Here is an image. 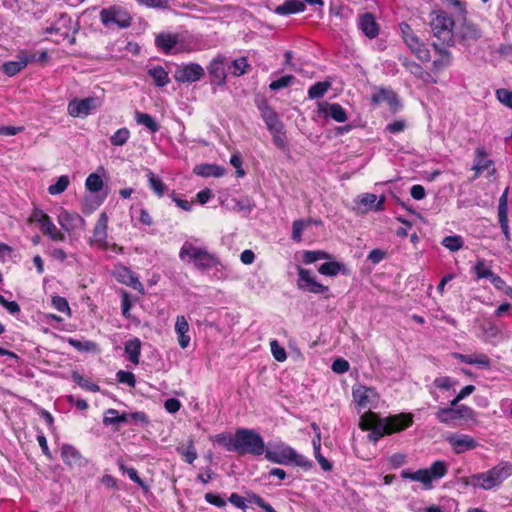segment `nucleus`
Wrapping results in <instances>:
<instances>
[{
	"instance_id": "nucleus-1",
	"label": "nucleus",
	"mask_w": 512,
	"mask_h": 512,
	"mask_svg": "<svg viewBox=\"0 0 512 512\" xmlns=\"http://www.w3.org/2000/svg\"><path fill=\"white\" fill-rule=\"evenodd\" d=\"M511 475L512 464L509 462H500L486 472L471 475L466 483L483 490H491L500 486Z\"/></svg>"
},
{
	"instance_id": "nucleus-2",
	"label": "nucleus",
	"mask_w": 512,
	"mask_h": 512,
	"mask_svg": "<svg viewBox=\"0 0 512 512\" xmlns=\"http://www.w3.org/2000/svg\"><path fill=\"white\" fill-rule=\"evenodd\" d=\"M448 472V465L445 461L438 460L432 463L429 468L418 469L417 471H410L404 469L401 471L403 479L419 482L424 490H431L433 482L443 478Z\"/></svg>"
},
{
	"instance_id": "nucleus-3",
	"label": "nucleus",
	"mask_w": 512,
	"mask_h": 512,
	"mask_svg": "<svg viewBox=\"0 0 512 512\" xmlns=\"http://www.w3.org/2000/svg\"><path fill=\"white\" fill-rule=\"evenodd\" d=\"M264 454L265 458L272 463L280 465L294 464L305 470L312 467V462L307 457L284 443L275 446L273 449H266Z\"/></svg>"
},
{
	"instance_id": "nucleus-4",
	"label": "nucleus",
	"mask_w": 512,
	"mask_h": 512,
	"mask_svg": "<svg viewBox=\"0 0 512 512\" xmlns=\"http://www.w3.org/2000/svg\"><path fill=\"white\" fill-rule=\"evenodd\" d=\"M179 257L183 261H189L201 271L216 267L220 262L217 256L206 248L197 247L190 242H185L180 249Z\"/></svg>"
},
{
	"instance_id": "nucleus-5",
	"label": "nucleus",
	"mask_w": 512,
	"mask_h": 512,
	"mask_svg": "<svg viewBox=\"0 0 512 512\" xmlns=\"http://www.w3.org/2000/svg\"><path fill=\"white\" fill-rule=\"evenodd\" d=\"M265 450L264 440L256 431L241 428L235 432L234 451L239 454L260 456Z\"/></svg>"
},
{
	"instance_id": "nucleus-6",
	"label": "nucleus",
	"mask_w": 512,
	"mask_h": 512,
	"mask_svg": "<svg viewBox=\"0 0 512 512\" xmlns=\"http://www.w3.org/2000/svg\"><path fill=\"white\" fill-rule=\"evenodd\" d=\"M99 18L102 25L108 29H126L132 24V16L129 11L117 4L102 8Z\"/></svg>"
},
{
	"instance_id": "nucleus-7",
	"label": "nucleus",
	"mask_w": 512,
	"mask_h": 512,
	"mask_svg": "<svg viewBox=\"0 0 512 512\" xmlns=\"http://www.w3.org/2000/svg\"><path fill=\"white\" fill-rule=\"evenodd\" d=\"M431 29L434 37L441 41L446 47L454 44V20L445 11L435 12V16L431 19Z\"/></svg>"
},
{
	"instance_id": "nucleus-8",
	"label": "nucleus",
	"mask_w": 512,
	"mask_h": 512,
	"mask_svg": "<svg viewBox=\"0 0 512 512\" xmlns=\"http://www.w3.org/2000/svg\"><path fill=\"white\" fill-rule=\"evenodd\" d=\"M413 418L411 414H398L384 419H377L373 424V434L377 437L396 433L412 425Z\"/></svg>"
},
{
	"instance_id": "nucleus-9",
	"label": "nucleus",
	"mask_w": 512,
	"mask_h": 512,
	"mask_svg": "<svg viewBox=\"0 0 512 512\" xmlns=\"http://www.w3.org/2000/svg\"><path fill=\"white\" fill-rule=\"evenodd\" d=\"M402 39L411 50L412 53L422 62H428L431 58L430 52L427 47L419 40L414 34L412 28L407 23H400L399 25Z\"/></svg>"
},
{
	"instance_id": "nucleus-10",
	"label": "nucleus",
	"mask_w": 512,
	"mask_h": 512,
	"mask_svg": "<svg viewBox=\"0 0 512 512\" xmlns=\"http://www.w3.org/2000/svg\"><path fill=\"white\" fill-rule=\"evenodd\" d=\"M101 105V99L96 96H90L84 99L74 98L69 101L67 112L71 117L85 118L101 107Z\"/></svg>"
},
{
	"instance_id": "nucleus-11",
	"label": "nucleus",
	"mask_w": 512,
	"mask_h": 512,
	"mask_svg": "<svg viewBox=\"0 0 512 512\" xmlns=\"http://www.w3.org/2000/svg\"><path fill=\"white\" fill-rule=\"evenodd\" d=\"M30 221L39 223L42 234L48 236L52 241H65V234L56 227L50 216L43 210L35 208Z\"/></svg>"
},
{
	"instance_id": "nucleus-12",
	"label": "nucleus",
	"mask_w": 512,
	"mask_h": 512,
	"mask_svg": "<svg viewBox=\"0 0 512 512\" xmlns=\"http://www.w3.org/2000/svg\"><path fill=\"white\" fill-rule=\"evenodd\" d=\"M71 31L75 34L78 31V24H73L72 19L64 13H62L59 19L47 29L48 33L58 34L62 39L69 38V43L73 45L76 39L74 36L70 38Z\"/></svg>"
},
{
	"instance_id": "nucleus-13",
	"label": "nucleus",
	"mask_w": 512,
	"mask_h": 512,
	"mask_svg": "<svg viewBox=\"0 0 512 512\" xmlns=\"http://www.w3.org/2000/svg\"><path fill=\"white\" fill-rule=\"evenodd\" d=\"M354 402L360 409H370L378 400V394L374 388L364 385H356L352 388Z\"/></svg>"
},
{
	"instance_id": "nucleus-14",
	"label": "nucleus",
	"mask_w": 512,
	"mask_h": 512,
	"mask_svg": "<svg viewBox=\"0 0 512 512\" xmlns=\"http://www.w3.org/2000/svg\"><path fill=\"white\" fill-rule=\"evenodd\" d=\"M446 441L456 454H462L478 447L477 440L467 434L451 433L447 435Z\"/></svg>"
},
{
	"instance_id": "nucleus-15",
	"label": "nucleus",
	"mask_w": 512,
	"mask_h": 512,
	"mask_svg": "<svg viewBox=\"0 0 512 512\" xmlns=\"http://www.w3.org/2000/svg\"><path fill=\"white\" fill-rule=\"evenodd\" d=\"M298 288L314 294H322L328 291V287L317 282L310 270L298 269Z\"/></svg>"
},
{
	"instance_id": "nucleus-16",
	"label": "nucleus",
	"mask_w": 512,
	"mask_h": 512,
	"mask_svg": "<svg viewBox=\"0 0 512 512\" xmlns=\"http://www.w3.org/2000/svg\"><path fill=\"white\" fill-rule=\"evenodd\" d=\"M205 72L201 65L197 63H189L179 66L174 74L176 81L181 83H191L199 81Z\"/></svg>"
},
{
	"instance_id": "nucleus-17",
	"label": "nucleus",
	"mask_w": 512,
	"mask_h": 512,
	"mask_svg": "<svg viewBox=\"0 0 512 512\" xmlns=\"http://www.w3.org/2000/svg\"><path fill=\"white\" fill-rule=\"evenodd\" d=\"M57 221L61 228L68 233L82 228L85 225V220L79 214L69 212L65 209L60 210Z\"/></svg>"
},
{
	"instance_id": "nucleus-18",
	"label": "nucleus",
	"mask_w": 512,
	"mask_h": 512,
	"mask_svg": "<svg viewBox=\"0 0 512 512\" xmlns=\"http://www.w3.org/2000/svg\"><path fill=\"white\" fill-rule=\"evenodd\" d=\"M34 55H29L28 52L22 50L17 54V60L7 61L1 66V70L4 74L12 77L23 70L29 62H33Z\"/></svg>"
},
{
	"instance_id": "nucleus-19",
	"label": "nucleus",
	"mask_w": 512,
	"mask_h": 512,
	"mask_svg": "<svg viewBox=\"0 0 512 512\" xmlns=\"http://www.w3.org/2000/svg\"><path fill=\"white\" fill-rule=\"evenodd\" d=\"M458 36L464 46L470 47L482 37V31L477 25L464 22L459 27Z\"/></svg>"
},
{
	"instance_id": "nucleus-20",
	"label": "nucleus",
	"mask_w": 512,
	"mask_h": 512,
	"mask_svg": "<svg viewBox=\"0 0 512 512\" xmlns=\"http://www.w3.org/2000/svg\"><path fill=\"white\" fill-rule=\"evenodd\" d=\"M318 113L324 117L332 118L336 122L343 123L347 120L345 109L338 103L322 101L318 103Z\"/></svg>"
},
{
	"instance_id": "nucleus-21",
	"label": "nucleus",
	"mask_w": 512,
	"mask_h": 512,
	"mask_svg": "<svg viewBox=\"0 0 512 512\" xmlns=\"http://www.w3.org/2000/svg\"><path fill=\"white\" fill-rule=\"evenodd\" d=\"M107 227H108V218L106 214H101L99 217L94 229L93 235L90 240V244L92 246H97L105 249L107 247Z\"/></svg>"
},
{
	"instance_id": "nucleus-22",
	"label": "nucleus",
	"mask_w": 512,
	"mask_h": 512,
	"mask_svg": "<svg viewBox=\"0 0 512 512\" xmlns=\"http://www.w3.org/2000/svg\"><path fill=\"white\" fill-rule=\"evenodd\" d=\"M357 25L362 33L370 39L377 37L379 34L380 28L372 13H364L360 15L358 17Z\"/></svg>"
},
{
	"instance_id": "nucleus-23",
	"label": "nucleus",
	"mask_w": 512,
	"mask_h": 512,
	"mask_svg": "<svg viewBox=\"0 0 512 512\" xmlns=\"http://www.w3.org/2000/svg\"><path fill=\"white\" fill-rule=\"evenodd\" d=\"M179 36L173 33H160L155 38L156 47L164 54L176 53L179 51L177 45Z\"/></svg>"
},
{
	"instance_id": "nucleus-24",
	"label": "nucleus",
	"mask_w": 512,
	"mask_h": 512,
	"mask_svg": "<svg viewBox=\"0 0 512 512\" xmlns=\"http://www.w3.org/2000/svg\"><path fill=\"white\" fill-rule=\"evenodd\" d=\"M61 458L70 467H83L87 461L81 453L72 445L64 444L61 447Z\"/></svg>"
},
{
	"instance_id": "nucleus-25",
	"label": "nucleus",
	"mask_w": 512,
	"mask_h": 512,
	"mask_svg": "<svg viewBox=\"0 0 512 512\" xmlns=\"http://www.w3.org/2000/svg\"><path fill=\"white\" fill-rule=\"evenodd\" d=\"M259 109L267 129L273 134L281 132L283 125L276 112L267 104H263Z\"/></svg>"
},
{
	"instance_id": "nucleus-26",
	"label": "nucleus",
	"mask_w": 512,
	"mask_h": 512,
	"mask_svg": "<svg viewBox=\"0 0 512 512\" xmlns=\"http://www.w3.org/2000/svg\"><path fill=\"white\" fill-rule=\"evenodd\" d=\"M208 72L211 77V83L217 86L224 85L226 82V70L223 57L213 59L208 66Z\"/></svg>"
},
{
	"instance_id": "nucleus-27",
	"label": "nucleus",
	"mask_w": 512,
	"mask_h": 512,
	"mask_svg": "<svg viewBox=\"0 0 512 512\" xmlns=\"http://www.w3.org/2000/svg\"><path fill=\"white\" fill-rule=\"evenodd\" d=\"M434 50L439 54V58L435 59L432 63V68L434 71L439 72L447 68L452 63V53L448 50V47L441 45L437 42L432 44Z\"/></svg>"
},
{
	"instance_id": "nucleus-28",
	"label": "nucleus",
	"mask_w": 512,
	"mask_h": 512,
	"mask_svg": "<svg viewBox=\"0 0 512 512\" xmlns=\"http://www.w3.org/2000/svg\"><path fill=\"white\" fill-rule=\"evenodd\" d=\"M453 357L463 363L470 364V365H477L481 368L488 369L491 366V361H490L489 357L483 353H474V354H470V355L454 353Z\"/></svg>"
},
{
	"instance_id": "nucleus-29",
	"label": "nucleus",
	"mask_w": 512,
	"mask_h": 512,
	"mask_svg": "<svg viewBox=\"0 0 512 512\" xmlns=\"http://www.w3.org/2000/svg\"><path fill=\"white\" fill-rule=\"evenodd\" d=\"M385 196L380 199L373 193H363L358 196L357 203L365 207L366 210L381 211L384 209Z\"/></svg>"
},
{
	"instance_id": "nucleus-30",
	"label": "nucleus",
	"mask_w": 512,
	"mask_h": 512,
	"mask_svg": "<svg viewBox=\"0 0 512 512\" xmlns=\"http://www.w3.org/2000/svg\"><path fill=\"white\" fill-rule=\"evenodd\" d=\"M189 324L185 316L179 315L176 318L175 332L178 336V343L181 348L188 347L190 343V336L188 335Z\"/></svg>"
},
{
	"instance_id": "nucleus-31",
	"label": "nucleus",
	"mask_w": 512,
	"mask_h": 512,
	"mask_svg": "<svg viewBox=\"0 0 512 512\" xmlns=\"http://www.w3.org/2000/svg\"><path fill=\"white\" fill-rule=\"evenodd\" d=\"M375 104L387 103L390 108H396L399 104L396 93L391 89L381 88L372 95Z\"/></svg>"
},
{
	"instance_id": "nucleus-32",
	"label": "nucleus",
	"mask_w": 512,
	"mask_h": 512,
	"mask_svg": "<svg viewBox=\"0 0 512 512\" xmlns=\"http://www.w3.org/2000/svg\"><path fill=\"white\" fill-rule=\"evenodd\" d=\"M305 9L306 6L301 0H286L283 4L277 6L274 12L278 15L286 16L303 12Z\"/></svg>"
},
{
	"instance_id": "nucleus-33",
	"label": "nucleus",
	"mask_w": 512,
	"mask_h": 512,
	"mask_svg": "<svg viewBox=\"0 0 512 512\" xmlns=\"http://www.w3.org/2000/svg\"><path fill=\"white\" fill-rule=\"evenodd\" d=\"M125 353L128 356V359L133 364L137 365L140 360L141 354V341L139 338L134 337L126 341L124 345Z\"/></svg>"
},
{
	"instance_id": "nucleus-34",
	"label": "nucleus",
	"mask_w": 512,
	"mask_h": 512,
	"mask_svg": "<svg viewBox=\"0 0 512 512\" xmlns=\"http://www.w3.org/2000/svg\"><path fill=\"white\" fill-rule=\"evenodd\" d=\"M194 172L202 177H221L225 174V168L216 164H202L196 166Z\"/></svg>"
},
{
	"instance_id": "nucleus-35",
	"label": "nucleus",
	"mask_w": 512,
	"mask_h": 512,
	"mask_svg": "<svg viewBox=\"0 0 512 512\" xmlns=\"http://www.w3.org/2000/svg\"><path fill=\"white\" fill-rule=\"evenodd\" d=\"M115 275L120 282L131 286L134 289H136L137 286H141L137 277L125 266L117 267Z\"/></svg>"
},
{
	"instance_id": "nucleus-36",
	"label": "nucleus",
	"mask_w": 512,
	"mask_h": 512,
	"mask_svg": "<svg viewBox=\"0 0 512 512\" xmlns=\"http://www.w3.org/2000/svg\"><path fill=\"white\" fill-rule=\"evenodd\" d=\"M318 271L322 275L326 276H336L339 273H342L344 275L348 274V270L346 269V267L343 264L336 261H329L323 263L319 267Z\"/></svg>"
},
{
	"instance_id": "nucleus-37",
	"label": "nucleus",
	"mask_w": 512,
	"mask_h": 512,
	"mask_svg": "<svg viewBox=\"0 0 512 512\" xmlns=\"http://www.w3.org/2000/svg\"><path fill=\"white\" fill-rule=\"evenodd\" d=\"M454 407L455 406H452L451 404L449 407H440L435 414L437 420L440 423L453 426L454 422L458 420Z\"/></svg>"
},
{
	"instance_id": "nucleus-38",
	"label": "nucleus",
	"mask_w": 512,
	"mask_h": 512,
	"mask_svg": "<svg viewBox=\"0 0 512 512\" xmlns=\"http://www.w3.org/2000/svg\"><path fill=\"white\" fill-rule=\"evenodd\" d=\"M148 74L153 78L155 85L158 87H164L170 82L168 72L162 66L150 68Z\"/></svg>"
},
{
	"instance_id": "nucleus-39",
	"label": "nucleus",
	"mask_w": 512,
	"mask_h": 512,
	"mask_svg": "<svg viewBox=\"0 0 512 512\" xmlns=\"http://www.w3.org/2000/svg\"><path fill=\"white\" fill-rule=\"evenodd\" d=\"M147 177L150 189L158 197H162L167 189L165 183L160 178L156 177L152 171H148Z\"/></svg>"
},
{
	"instance_id": "nucleus-40",
	"label": "nucleus",
	"mask_w": 512,
	"mask_h": 512,
	"mask_svg": "<svg viewBox=\"0 0 512 512\" xmlns=\"http://www.w3.org/2000/svg\"><path fill=\"white\" fill-rule=\"evenodd\" d=\"M135 119L138 124L144 125L151 132H157L159 130L158 123L155 121V119L151 115H149L147 113H142V112L136 111Z\"/></svg>"
},
{
	"instance_id": "nucleus-41",
	"label": "nucleus",
	"mask_w": 512,
	"mask_h": 512,
	"mask_svg": "<svg viewBox=\"0 0 512 512\" xmlns=\"http://www.w3.org/2000/svg\"><path fill=\"white\" fill-rule=\"evenodd\" d=\"M331 83L328 81L317 82L313 84L308 90V97L310 99H318L330 89Z\"/></svg>"
},
{
	"instance_id": "nucleus-42",
	"label": "nucleus",
	"mask_w": 512,
	"mask_h": 512,
	"mask_svg": "<svg viewBox=\"0 0 512 512\" xmlns=\"http://www.w3.org/2000/svg\"><path fill=\"white\" fill-rule=\"evenodd\" d=\"M493 165L492 160L487 159L486 153L482 148L476 149V158L472 170H487Z\"/></svg>"
},
{
	"instance_id": "nucleus-43",
	"label": "nucleus",
	"mask_w": 512,
	"mask_h": 512,
	"mask_svg": "<svg viewBox=\"0 0 512 512\" xmlns=\"http://www.w3.org/2000/svg\"><path fill=\"white\" fill-rule=\"evenodd\" d=\"M104 182L101 176L97 173H91L85 181V187L92 193H97L102 190Z\"/></svg>"
},
{
	"instance_id": "nucleus-44",
	"label": "nucleus",
	"mask_w": 512,
	"mask_h": 512,
	"mask_svg": "<svg viewBox=\"0 0 512 512\" xmlns=\"http://www.w3.org/2000/svg\"><path fill=\"white\" fill-rule=\"evenodd\" d=\"M441 244L450 250L451 252H456L463 247L464 241L459 235L446 236Z\"/></svg>"
},
{
	"instance_id": "nucleus-45",
	"label": "nucleus",
	"mask_w": 512,
	"mask_h": 512,
	"mask_svg": "<svg viewBox=\"0 0 512 512\" xmlns=\"http://www.w3.org/2000/svg\"><path fill=\"white\" fill-rule=\"evenodd\" d=\"M69 183V177L67 175H62L57 179L56 183L48 187V192L51 195H59L67 189Z\"/></svg>"
},
{
	"instance_id": "nucleus-46",
	"label": "nucleus",
	"mask_w": 512,
	"mask_h": 512,
	"mask_svg": "<svg viewBox=\"0 0 512 512\" xmlns=\"http://www.w3.org/2000/svg\"><path fill=\"white\" fill-rule=\"evenodd\" d=\"M401 64L414 76L423 79L425 75H428L427 72L423 70V68L413 60L408 58H403L401 60Z\"/></svg>"
},
{
	"instance_id": "nucleus-47",
	"label": "nucleus",
	"mask_w": 512,
	"mask_h": 512,
	"mask_svg": "<svg viewBox=\"0 0 512 512\" xmlns=\"http://www.w3.org/2000/svg\"><path fill=\"white\" fill-rule=\"evenodd\" d=\"M130 138L129 129L123 127L118 129L111 137V144L114 146H123Z\"/></svg>"
},
{
	"instance_id": "nucleus-48",
	"label": "nucleus",
	"mask_w": 512,
	"mask_h": 512,
	"mask_svg": "<svg viewBox=\"0 0 512 512\" xmlns=\"http://www.w3.org/2000/svg\"><path fill=\"white\" fill-rule=\"evenodd\" d=\"M51 304L57 311L65 313L67 316H71V309L66 298L57 295L53 296Z\"/></svg>"
},
{
	"instance_id": "nucleus-49",
	"label": "nucleus",
	"mask_w": 512,
	"mask_h": 512,
	"mask_svg": "<svg viewBox=\"0 0 512 512\" xmlns=\"http://www.w3.org/2000/svg\"><path fill=\"white\" fill-rule=\"evenodd\" d=\"M454 408H455V412H456V416H457L458 420L459 419L475 420L476 413L471 407H469L467 405L456 404V406Z\"/></svg>"
},
{
	"instance_id": "nucleus-50",
	"label": "nucleus",
	"mask_w": 512,
	"mask_h": 512,
	"mask_svg": "<svg viewBox=\"0 0 512 512\" xmlns=\"http://www.w3.org/2000/svg\"><path fill=\"white\" fill-rule=\"evenodd\" d=\"M248 67H249V64H248L247 58L240 57L238 59H235L232 62V65L230 68L232 69V73L235 76H241L246 73Z\"/></svg>"
},
{
	"instance_id": "nucleus-51",
	"label": "nucleus",
	"mask_w": 512,
	"mask_h": 512,
	"mask_svg": "<svg viewBox=\"0 0 512 512\" xmlns=\"http://www.w3.org/2000/svg\"><path fill=\"white\" fill-rule=\"evenodd\" d=\"M308 226V221L295 220L292 224V235L291 238L295 242H300L302 239V232L305 227Z\"/></svg>"
},
{
	"instance_id": "nucleus-52",
	"label": "nucleus",
	"mask_w": 512,
	"mask_h": 512,
	"mask_svg": "<svg viewBox=\"0 0 512 512\" xmlns=\"http://www.w3.org/2000/svg\"><path fill=\"white\" fill-rule=\"evenodd\" d=\"M330 255L324 251H305L303 254V261L306 264H311L320 259H329Z\"/></svg>"
},
{
	"instance_id": "nucleus-53",
	"label": "nucleus",
	"mask_w": 512,
	"mask_h": 512,
	"mask_svg": "<svg viewBox=\"0 0 512 512\" xmlns=\"http://www.w3.org/2000/svg\"><path fill=\"white\" fill-rule=\"evenodd\" d=\"M119 469L122 472L127 473L128 477L143 489L146 490L148 488L144 481L138 476L137 470L135 468H127L123 463H119Z\"/></svg>"
},
{
	"instance_id": "nucleus-54",
	"label": "nucleus",
	"mask_w": 512,
	"mask_h": 512,
	"mask_svg": "<svg viewBox=\"0 0 512 512\" xmlns=\"http://www.w3.org/2000/svg\"><path fill=\"white\" fill-rule=\"evenodd\" d=\"M214 441L223 445L228 451H234L235 436L231 437L227 433H220L214 437Z\"/></svg>"
},
{
	"instance_id": "nucleus-55",
	"label": "nucleus",
	"mask_w": 512,
	"mask_h": 512,
	"mask_svg": "<svg viewBox=\"0 0 512 512\" xmlns=\"http://www.w3.org/2000/svg\"><path fill=\"white\" fill-rule=\"evenodd\" d=\"M496 98L498 101L503 104L504 106L512 109V91L500 88L496 90Z\"/></svg>"
},
{
	"instance_id": "nucleus-56",
	"label": "nucleus",
	"mask_w": 512,
	"mask_h": 512,
	"mask_svg": "<svg viewBox=\"0 0 512 512\" xmlns=\"http://www.w3.org/2000/svg\"><path fill=\"white\" fill-rule=\"evenodd\" d=\"M458 382L454 379H452L451 377H448V376H442V377H437L434 379L433 381V385L439 389H445V390H450L451 388H453Z\"/></svg>"
},
{
	"instance_id": "nucleus-57",
	"label": "nucleus",
	"mask_w": 512,
	"mask_h": 512,
	"mask_svg": "<svg viewBox=\"0 0 512 512\" xmlns=\"http://www.w3.org/2000/svg\"><path fill=\"white\" fill-rule=\"evenodd\" d=\"M294 76L292 75H285V76H282L281 78L277 79V80H274L270 83L269 85V88L271 90H279V89H282V88H286L288 87L289 85L292 84V82L294 81Z\"/></svg>"
},
{
	"instance_id": "nucleus-58",
	"label": "nucleus",
	"mask_w": 512,
	"mask_h": 512,
	"mask_svg": "<svg viewBox=\"0 0 512 512\" xmlns=\"http://www.w3.org/2000/svg\"><path fill=\"white\" fill-rule=\"evenodd\" d=\"M441 2L447 7L454 9V12L459 16L466 14V5L461 0H441Z\"/></svg>"
},
{
	"instance_id": "nucleus-59",
	"label": "nucleus",
	"mask_w": 512,
	"mask_h": 512,
	"mask_svg": "<svg viewBox=\"0 0 512 512\" xmlns=\"http://www.w3.org/2000/svg\"><path fill=\"white\" fill-rule=\"evenodd\" d=\"M475 274L477 278H486L489 280L492 277V270L485 264L484 261H478L474 267Z\"/></svg>"
},
{
	"instance_id": "nucleus-60",
	"label": "nucleus",
	"mask_w": 512,
	"mask_h": 512,
	"mask_svg": "<svg viewBox=\"0 0 512 512\" xmlns=\"http://www.w3.org/2000/svg\"><path fill=\"white\" fill-rule=\"evenodd\" d=\"M116 377L120 383L126 384L129 387H134L136 384L135 375L132 372L120 370L117 372Z\"/></svg>"
},
{
	"instance_id": "nucleus-61",
	"label": "nucleus",
	"mask_w": 512,
	"mask_h": 512,
	"mask_svg": "<svg viewBox=\"0 0 512 512\" xmlns=\"http://www.w3.org/2000/svg\"><path fill=\"white\" fill-rule=\"evenodd\" d=\"M270 346L272 355L277 361L283 362L284 360H286V351L282 346L279 345L277 340L271 341Z\"/></svg>"
},
{
	"instance_id": "nucleus-62",
	"label": "nucleus",
	"mask_w": 512,
	"mask_h": 512,
	"mask_svg": "<svg viewBox=\"0 0 512 512\" xmlns=\"http://www.w3.org/2000/svg\"><path fill=\"white\" fill-rule=\"evenodd\" d=\"M508 192L509 187H506V189L499 198L498 216H508Z\"/></svg>"
},
{
	"instance_id": "nucleus-63",
	"label": "nucleus",
	"mask_w": 512,
	"mask_h": 512,
	"mask_svg": "<svg viewBox=\"0 0 512 512\" xmlns=\"http://www.w3.org/2000/svg\"><path fill=\"white\" fill-rule=\"evenodd\" d=\"M178 451L189 464H192L197 458V452L192 442L188 444L186 449H179Z\"/></svg>"
},
{
	"instance_id": "nucleus-64",
	"label": "nucleus",
	"mask_w": 512,
	"mask_h": 512,
	"mask_svg": "<svg viewBox=\"0 0 512 512\" xmlns=\"http://www.w3.org/2000/svg\"><path fill=\"white\" fill-rule=\"evenodd\" d=\"M119 412L116 409H108L105 411L103 424L105 426L118 425Z\"/></svg>"
}]
</instances>
